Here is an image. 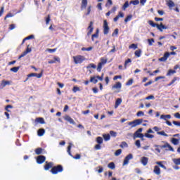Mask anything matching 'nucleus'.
I'll use <instances>...</instances> for the list:
<instances>
[{"instance_id":"f257e3e1","label":"nucleus","mask_w":180,"mask_h":180,"mask_svg":"<svg viewBox=\"0 0 180 180\" xmlns=\"http://www.w3.org/2000/svg\"><path fill=\"white\" fill-rule=\"evenodd\" d=\"M148 25L152 26V27H157V29L158 30H160V32H162V30H164V29L165 30L168 29V27L162 24V22H160V24L159 25V24L155 23L154 21H153V20H149V21H148Z\"/></svg>"},{"instance_id":"f03ea898","label":"nucleus","mask_w":180,"mask_h":180,"mask_svg":"<svg viewBox=\"0 0 180 180\" xmlns=\"http://www.w3.org/2000/svg\"><path fill=\"white\" fill-rule=\"evenodd\" d=\"M63 171H64V168L61 165L53 166L51 169V172L53 174V175H57V174L63 172Z\"/></svg>"},{"instance_id":"7ed1b4c3","label":"nucleus","mask_w":180,"mask_h":180,"mask_svg":"<svg viewBox=\"0 0 180 180\" xmlns=\"http://www.w3.org/2000/svg\"><path fill=\"white\" fill-rule=\"evenodd\" d=\"M85 56L77 55L76 56H73V61L75 64H82L84 61H85Z\"/></svg>"},{"instance_id":"20e7f679","label":"nucleus","mask_w":180,"mask_h":180,"mask_svg":"<svg viewBox=\"0 0 180 180\" xmlns=\"http://www.w3.org/2000/svg\"><path fill=\"white\" fill-rule=\"evenodd\" d=\"M143 123V119H137L132 122H128V126H131V128L136 127L137 126H140Z\"/></svg>"},{"instance_id":"39448f33","label":"nucleus","mask_w":180,"mask_h":180,"mask_svg":"<svg viewBox=\"0 0 180 180\" xmlns=\"http://www.w3.org/2000/svg\"><path fill=\"white\" fill-rule=\"evenodd\" d=\"M169 56H176V52L172 51V52H165L163 57L159 58V61L165 62L167 60H168V58Z\"/></svg>"},{"instance_id":"423d86ee","label":"nucleus","mask_w":180,"mask_h":180,"mask_svg":"<svg viewBox=\"0 0 180 180\" xmlns=\"http://www.w3.org/2000/svg\"><path fill=\"white\" fill-rule=\"evenodd\" d=\"M100 61L101 62L98 63V65L97 66V71L98 72H101V71H102V67L108 63V58H101Z\"/></svg>"},{"instance_id":"0eeeda50","label":"nucleus","mask_w":180,"mask_h":180,"mask_svg":"<svg viewBox=\"0 0 180 180\" xmlns=\"http://www.w3.org/2000/svg\"><path fill=\"white\" fill-rule=\"evenodd\" d=\"M103 34H108L109 31L110 30V28L109 27V25L108 24V20H103Z\"/></svg>"},{"instance_id":"6e6552de","label":"nucleus","mask_w":180,"mask_h":180,"mask_svg":"<svg viewBox=\"0 0 180 180\" xmlns=\"http://www.w3.org/2000/svg\"><path fill=\"white\" fill-rule=\"evenodd\" d=\"M32 77H37V78H41L43 77V72H41L39 74L37 73H30L27 75L26 79L24 81V82H26L27 81L29 80V78H32Z\"/></svg>"},{"instance_id":"1a4fd4ad","label":"nucleus","mask_w":180,"mask_h":180,"mask_svg":"<svg viewBox=\"0 0 180 180\" xmlns=\"http://www.w3.org/2000/svg\"><path fill=\"white\" fill-rule=\"evenodd\" d=\"M155 147H160V148H168L169 151H174V148L169 145V143H166L165 145H155Z\"/></svg>"},{"instance_id":"9d476101","label":"nucleus","mask_w":180,"mask_h":180,"mask_svg":"<svg viewBox=\"0 0 180 180\" xmlns=\"http://www.w3.org/2000/svg\"><path fill=\"white\" fill-rule=\"evenodd\" d=\"M87 36H91L92 34V32H94V22L91 21L87 27Z\"/></svg>"},{"instance_id":"9b49d317","label":"nucleus","mask_w":180,"mask_h":180,"mask_svg":"<svg viewBox=\"0 0 180 180\" xmlns=\"http://www.w3.org/2000/svg\"><path fill=\"white\" fill-rule=\"evenodd\" d=\"M53 167H54V163L53 162H46V164L44 166V169L45 171H49V169H50V168L52 169Z\"/></svg>"},{"instance_id":"f8f14e48","label":"nucleus","mask_w":180,"mask_h":180,"mask_svg":"<svg viewBox=\"0 0 180 180\" xmlns=\"http://www.w3.org/2000/svg\"><path fill=\"white\" fill-rule=\"evenodd\" d=\"M130 160H133V154L130 153L128 155H127L124 160L123 165H127L129 164V161Z\"/></svg>"},{"instance_id":"ddd939ff","label":"nucleus","mask_w":180,"mask_h":180,"mask_svg":"<svg viewBox=\"0 0 180 180\" xmlns=\"http://www.w3.org/2000/svg\"><path fill=\"white\" fill-rule=\"evenodd\" d=\"M112 89H117L116 92H120L122 89V83L120 82H117L112 86Z\"/></svg>"},{"instance_id":"4468645a","label":"nucleus","mask_w":180,"mask_h":180,"mask_svg":"<svg viewBox=\"0 0 180 180\" xmlns=\"http://www.w3.org/2000/svg\"><path fill=\"white\" fill-rule=\"evenodd\" d=\"M46 162V156L44 155H39L37 158V164H43V162Z\"/></svg>"},{"instance_id":"2eb2a0df","label":"nucleus","mask_w":180,"mask_h":180,"mask_svg":"<svg viewBox=\"0 0 180 180\" xmlns=\"http://www.w3.org/2000/svg\"><path fill=\"white\" fill-rule=\"evenodd\" d=\"M134 139H141L142 141H144V134L140 132H135L134 134Z\"/></svg>"},{"instance_id":"dca6fc26","label":"nucleus","mask_w":180,"mask_h":180,"mask_svg":"<svg viewBox=\"0 0 180 180\" xmlns=\"http://www.w3.org/2000/svg\"><path fill=\"white\" fill-rule=\"evenodd\" d=\"M64 120H65L66 122H68L69 123H70V124H75V121H74L73 119H72L70 115H66L64 116L63 117Z\"/></svg>"},{"instance_id":"f3484780","label":"nucleus","mask_w":180,"mask_h":180,"mask_svg":"<svg viewBox=\"0 0 180 180\" xmlns=\"http://www.w3.org/2000/svg\"><path fill=\"white\" fill-rule=\"evenodd\" d=\"M150 133H154V131H153V129H149L147 131V133L145 134V137H146L147 139H154V135L150 134Z\"/></svg>"},{"instance_id":"a211bd4d","label":"nucleus","mask_w":180,"mask_h":180,"mask_svg":"<svg viewBox=\"0 0 180 180\" xmlns=\"http://www.w3.org/2000/svg\"><path fill=\"white\" fill-rule=\"evenodd\" d=\"M120 18H124V13L122 11H120L118 15L113 18L114 22H117Z\"/></svg>"},{"instance_id":"6ab92c4d","label":"nucleus","mask_w":180,"mask_h":180,"mask_svg":"<svg viewBox=\"0 0 180 180\" xmlns=\"http://www.w3.org/2000/svg\"><path fill=\"white\" fill-rule=\"evenodd\" d=\"M99 37V29H96L95 34L91 35L92 41H95V39H98Z\"/></svg>"},{"instance_id":"aec40b11","label":"nucleus","mask_w":180,"mask_h":180,"mask_svg":"<svg viewBox=\"0 0 180 180\" xmlns=\"http://www.w3.org/2000/svg\"><path fill=\"white\" fill-rule=\"evenodd\" d=\"M154 174L156 175H160L161 174V169H160L159 166H155L153 169Z\"/></svg>"},{"instance_id":"412c9836","label":"nucleus","mask_w":180,"mask_h":180,"mask_svg":"<svg viewBox=\"0 0 180 180\" xmlns=\"http://www.w3.org/2000/svg\"><path fill=\"white\" fill-rule=\"evenodd\" d=\"M141 164L143 165L146 166L147 164H148V158L147 157H142L141 159Z\"/></svg>"},{"instance_id":"4be33fe9","label":"nucleus","mask_w":180,"mask_h":180,"mask_svg":"<svg viewBox=\"0 0 180 180\" xmlns=\"http://www.w3.org/2000/svg\"><path fill=\"white\" fill-rule=\"evenodd\" d=\"M46 133V130L43 128L39 129L37 131V134L39 137H41L42 136H44V134Z\"/></svg>"},{"instance_id":"5701e85b","label":"nucleus","mask_w":180,"mask_h":180,"mask_svg":"<svg viewBox=\"0 0 180 180\" xmlns=\"http://www.w3.org/2000/svg\"><path fill=\"white\" fill-rule=\"evenodd\" d=\"M88 6V0H82L81 9H85Z\"/></svg>"},{"instance_id":"b1692460","label":"nucleus","mask_w":180,"mask_h":180,"mask_svg":"<svg viewBox=\"0 0 180 180\" xmlns=\"http://www.w3.org/2000/svg\"><path fill=\"white\" fill-rule=\"evenodd\" d=\"M35 122L36 123H40V124H44V118L43 117H37L35 119Z\"/></svg>"},{"instance_id":"393cba45","label":"nucleus","mask_w":180,"mask_h":180,"mask_svg":"<svg viewBox=\"0 0 180 180\" xmlns=\"http://www.w3.org/2000/svg\"><path fill=\"white\" fill-rule=\"evenodd\" d=\"M176 81H179V77H174L170 83L167 84V86H171L173 84H175Z\"/></svg>"},{"instance_id":"a878e982","label":"nucleus","mask_w":180,"mask_h":180,"mask_svg":"<svg viewBox=\"0 0 180 180\" xmlns=\"http://www.w3.org/2000/svg\"><path fill=\"white\" fill-rule=\"evenodd\" d=\"M167 5L168 8H174V6H175V3H174V1H172V0H167Z\"/></svg>"},{"instance_id":"bb28decb","label":"nucleus","mask_w":180,"mask_h":180,"mask_svg":"<svg viewBox=\"0 0 180 180\" xmlns=\"http://www.w3.org/2000/svg\"><path fill=\"white\" fill-rule=\"evenodd\" d=\"M56 61H57L58 63H60V58L58 57L55 56L53 58V60H49L48 62V63L49 64H54V63H56Z\"/></svg>"},{"instance_id":"cd10ccee","label":"nucleus","mask_w":180,"mask_h":180,"mask_svg":"<svg viewBox=\"0 0 180 180\" xmlns=\"http://www.w3.org/2000/svg\"><path fill=\"white\" fill-rule=\"evenodd\" d=\"M174 74H176V70L170 69L168 70L166 75H167V77H171V75H174Z\"/></svg>"},{"instance_id":"c85d7f7f","label":"nucleus","mask_w":180,"mask_h":180,"mask_svg":"<svg viewBox=\"0 0 180 180\" xmlns=\"http://www.w3.org/2000/svg\"><path fill=\"white\" fill-rule=\"evenodd\" d=\"M171 141L174 146H178L179 144V139H178L172 138Z\"/></svg>"},{"instance_id":"c756f323","label":"nucleus","mask_w":180,"mask_h":180,"mask_svg":"<svg viewBox=\"0 0 180 180\" xmlns=\"http://www.w3.org/2000/svg\"><path fill=\"white\" fill-rule=\"evenodd\" d=\"M43 148H37V149H35V154H37V155H40V154L43 153Z\"/></svg>"},{"instance_id":"7c9ffc66","label":"nucleus","mask_w":180,"mask_h":180,"mask_svg":"<svg viewBox=\"0 0 180 180\" xmlns=\"http://www.w3.org/2000/svg\"><path fill=\"white\" fill-rule=\"evenodd\" d=\"M108 168H110V169H115V168H116V165H115V162H111L108 165Z\"/></svg>"},{"instance_id":"2f4dec72","label":"nucleus","mask_w":180,"mask_h":180,"mask_svg":"<svg viewBox=\"0 0 180 180\" xmlns=\"http://www.w3.org/2000/svg\"><path fill=\"white\" fill-rule=\"evenodd\" d=\"M134 54L137 58L141 57V49H138L135 51Z\"/></svg>"},{"instance_id":"473e14b6","label":"nucleus","mask_w":180,"mask_h":180,"mask_svg":"<svg viewBox=\"0 0 180 180\" xmlns=\"http://www.w3.org/2000/svg\"><path fill=\"white\" fill-rule=\"evenodd\" d=\"M105 141H109L110 140V135L109 134H105L103 135Z\"/></svg>"},{"instance_id":"72a5a7b5","label":"nucleus","mask_w":180,"mask_h":180,"mask_svg":"<svg viewBox=\"0 0 180 180\" xmlns=\"http://www.w3.org/2000/svg\"><path fill=\"white\" fill-rule=\"evenodd\" d=\"M131 19H133V15H129L127 16V18H125L124 22L127 23V22H130V20H131Z\"/></svg>"},{"instance_id":"f704fd0d","label":"nucleus","mask_w":180,"mask_h":180,"mask_svg":"<svg viewBox=\"0 0 180 180\" xmlns=\"http://www.w3.org/2000/svg\"><path fill=\"white\" fill-rule=\"evenodd\" d=\"M160 119H163V120H167V119H171V115H162L160 116Z\"/></svg>"},{"instance_id":"c9c22d12","label":"nucleus","mask_w":180,"mask_h":180,"mask_svg":"<svg viewBox=\"0 0 180 180\" xmlns=\"http://www.w3.org/2000/svg\"><path fill=\"white\" fill-rule=\"evenodd\" d=\"M90 82H93V84H97L98 83V79L96 77H91L90 78Z\"/></svg>"},{"instance_id":"e433bc0d","label":"nucleus","mask_w":180,"mask_h":180,"mask_svg":"<svg viewBox=\"0 0 180 180\" xmlns=\"http://www.w3.org/2000/svg\"><path fill=\"white\" fill-rule=\"evenodd\" d=\"M96 143H98V144H102L103 143V139L101 136H98L96 138Z\"/></svg>"},{"instance_id":"4c0bfd02","label":"nucleus","mask_w":180,"mask_h":180,"mask_svg":"<svg viewBox=\"0 0 180 180\" xmlns=\"http://www.w3.org/2000/svg\"><path fill=\"white\" fill-rule=\"evenodd\" d=\"M120 147L121 148H124V147H126V148L129 147V145L127 144V143L126 141H122L121 143V144L120 145Z\"/></svg>"},{"instance_id":"58836bf2","label":"nucleus","mask_w":180,"mask_h":180,"mask_svg":"<svg viewBox=\"0 0 180 180\" xmlns=\"http://www.w3.org/2000/svg\"><path fill=\"white\" fill-rule=\"evenodd\" d=\"M122 103V98H117L115 101V108H117Z\"/></svg>"},{"instance_id":"ea45409f","label":"nucleus","mask_w":180,"mask_h":180,"mask_svg":"<svg viewBox=\"0 0 180 180\" xmlns=\"http://www.w3.org/2000/svg\"><path fill=\"white\" fill-rule=\"evenodd\" d=\"M157 134H158L159 136H164L165 137H168V134H167L164 131H158L157 132Z\"/></svg>"},{"instance_id":"a19ab883","label":"nucleus","mask_w":180,"mask_h":180,"mask_svg":"<svg viewBox=\"0 0 180 180\" xmlns=\"http://www.w3.org/2000/svg\"><path fill=\"white\" fill-rule=\"evenodd\" d=\"M139 5L140 4V1L139 0H132L129 2V5Z\"/></svg>"},{"instance_id":"79ce46f5","label":"nucleus","mask_w":180,"mask_h":180,"mask_svg":"<svg viewBox=\"0 0 180 180\" xmlns=\"http://www.w3.org/2000/svg\"><path fill=\"white\" fill-rule=\"evenodd\" d=\"M13 105H6V107H5V110L6 111V112H11V110H9V109H13Z\"/></svg>"},{"instance_id":"37998d69","label":"nucleus","mask_w":180,"mask_h":180,"mask_svg":"<svg viewBox=\"0 0 180 180\" xmlns=\"http://www.w3.org/2000/svg\"><path fill=\"white\" fill-rule=\"evenodd\" d=\"M81 91V89H79V87L77 86H73V89H72V92H74L75 94H76V92H78Z\"/></svg>"},{"instance_id":"c03bdc74","label":"nucleus","mask_w":180,"mask_h":180,"mask_svg":"<svg viewBox=\"0 0 180 180\" xmlns=\"http://www.w3.org/2000/svg\"><path fill=\"white\" fill-rule=\"evenodd\" d=\"M129 6V1H126L124 5L122 6V10L126 11L127 9V7Z\"/></svg>"},{"instance_id":"a18cd8bd","label":"nucleus","mask_w":180,"mask_h":180,"mask_svg":"<svg viewBox=\"0 0 180 180\" xmlns=\"http://www.w3.org/2000/svg\"><path fill=\"white\" fill-rule=\"evenodd\" d=\"M20 68V67H14L13 68H11L10 70L12 71L13 72H17L18 71H19V69Z\"/></svg>"},{"instance_id":"49530a36","label":"nucleus","mask_w":180,"mask_h":180,"mask_svg":"<svg viewBox=\"0 0 180 180\" xmlns=\"http://www.w3.org/2000/svg\"><path fill=\"white\" fill-rule=\"evenodd\" d=\"M120 154H122V149H118L115 153V157H119V155H120Z\"/></svg>"},{"instance_id":"de8ad7c7","label":"nucleus","mask_w":180,"mask_h":180,"mask_svg":"<svg viewBox=\"0 0 180 180\" xmlns=\"http://www.w3.org/2000/svg\"><path fill=\"white\" fill-rule=\"evenodd\" d=\"M173 162L176 165H180V158L174 159Z\"/></svg>"},{"instance_id":"09e8293b","label":"nucleus","mask_w":180,"mask_h":180,"mask_svg":"<svg viewBox=\"0 0 180 180\" xmlns=\"http://www.w3.org/2000/svg\"><path fill=\"white\" fill-rule=\"evenodd\" d=\"M132 84H133V79H130L125 84V85H127V86H130V85H132Z\"/></svg>"},{"instance_id":"8fccbe9b","label":"nucleus","mask_w":180,"mask_h":180,"mask_svg":"<svg viewBox=\"0 0 180 180\" xmlns=\"http://www.w3.org/2000/svg\"><path fill=\"white\" fill-rule=\"evenodd\" d=\"M129 63H131V59L128 58L127 60H125V62H124L125 70L127 68V64H129Z\"/></svg>"},{"instance_id":"3c124183","label":"nucleus","mask_w":180,"mask_h":180,"mask_svg":"<svg viewBox=\"0 0 180 180\" xmlns=\"http://www.w3.org/2000/svg\"><path fill=\"white\" fill-rule=\"evenodd\" d=\"M5 82L4 80L1 81L0 84V89H4L6 87Z\"/></svg>"},{"instance_id":"603ef678","label":"nucleus","mask_w":180,"mask_h":180,"mask_svg":"<svg viewBox=\"0 0 180 180\" xmlns=\"http://www.w3.org/2000/svg\"><path fill=\"white\" fill-rule=\"evenodd\" d=\"M32 51V49L29 48V45L27 46V49L24 51L25 56Z\"/></svg>"},{"instance_id":"864d4df0","label":"nucleus","mask_w":180,"mask_h":180,"mask_svg":"<svg viewBox=\"0 0 180 180\" xmlns=\"http://www.w3.org/2000/svg\"><path fill=\"white\" fill-rule=\"evenodd\" d=\"M87 68H93L94 70H95V68H96V65L94 63H90Z\"/></svg>"},{"instance_id":"5fc2aeb1","label":"nucleus","mask_w":180,"mask_h":180,"mask_svg":"<svg viewBox=\"0 0 180 180\" xmlns=\"http://www.w3.org/2000/svg\"><path fill=\"white\" fill-rule=\"evenodd\" d=\"M135 145L136 146V147H138V148H140V147H141V143H140V140H136L135 142Z\"/></svg>"},{"instance_id":"6e6d98bb","label":"nucleus","mask_w":180,"mask_h":180,"mask_svg":"<svg viewBox=\"0 0 180 180\" xmlns=\"http://www.w3.org/2000/svg\"><path fill=\"white\" fill-rule=\"evenodd\" d=\"M165 77L164 76H158L155 78V82H157L159 79H165Z\"/></svg>"},{"instance_id":"4d7b16f0","label":"nucleus","mask_w":180,"mask_h":180,"mask_svg":"<svg viewBox=\"0 0 180 180\" xmlns=\"http://www.w3.org/2000/svg\"><path fill=\"white\" fill-rule=\"evenodd\" d=\"M154 39L152 38V39H148V43L149 44V46H151L153 44V43H154Z\"/></svg>"},{"instance_id":"13d9d810","label":"nucleus","mask_w":180,"mask_h":180,"mask_svg":"<svg viewBox=\"0 0 180 180\" xmlns=\"http://www.w3.org/2000/svg\"><path fill=\"white\" fill-rule=\"evenodd\" d=\"M129 49H134V50H136V49H137V44H131L129 46Z\"/></svg>"},{"instance_id":"bf43d9fd","label":"nucleus","mask_w":180,"mask_h":180,"mask_svg":"<svg viewBox=\"0 0 180 180\" xmlns=\"http://www.w3.org/2000/svg\"><path fill=\"white\" fill-rule=\"evenodd\" d=\"M136 116H138V117H140V116H144V112H143V111H139V112L136 113Z\"/></svg>"},{"instance_id":"052dcab7","label":"nucleus","mask_w":180,"mask_h":180,"mask_svg":"<svg viewBox=\"0 0 180 180\" xmlns=\"http://www.w3.org/2000/svg\"><path fill=\"white\" fill-rule=\"evenodd\" d=\"M117 79H122V75H116L113 77L114 81H116Z\"/></svg>"},{"instance_id":"680f3d73","label":"nucleus","mask_w":180,"mask_h":180,"mask_svg":"<svg viewBox=\"0 0 180 180\" xmlns=\"http://www.w3.org/2000/svg\"><path fill=\"white\" fill-rule=\"evenodd\" d=\"M50 20H51L50 15H48V17L46 18V25H49L50 23Z\"/></svg>"},{"instance_id":"e2e57ef3","label":"nucleus","mask_w":180,"mask_h":180,"mask_svg":"<svg viewBox=\"0 0 180 180\" xmlns=\"http://www.w3.org/2000/svg\"><path fill=\"white\" fill-rule=\"evenodd\" d=\"M47 51L49 52V53H55V51H57V48H55V49H48Z\"/></svg>"},{"instance_id":"0e129e2a","label":"nucleus","mask_w":180,"mask_h":180,"mask_svg":"<svg viewBox=\"0 0 180 180\" xmlns=\"http://www.w3.org/2000/svg\"><path fill=\"white\" fill-rule=\"evenodd\" d=\"M94 148L95 150H101V148H102V146H101V144L98 143L94 146Z\"/></svg>"},{"instance_id":"69168bd1","label":"nucleus","mask_w":180,"mask_h":180,"mask_svg":"<svg viewBox=\"0 0 180 180\" xmlns=\"http://www.w3.org/2000/svg\"><path fill=\"white\" fill-rule=\"evenodd\" d=\"M150 99H155L154 96L150 95V96H147V97L146 98V101H150Z\"/></svg>"},{"instance_id":"338daca9","label":"nucleus","mask_w":180,"mask_h":180,"mask_svg":"<svg viewBox=\"0 0 180 180\" xmlns=\"http://www.w3.org/2000/svg\"><path fill=\"white\" fill-rule=\"evenodd\" d=\"M110 134H111L112 136V137H116L117 134L116 132H115L114 131H110Z\"/></svg>"},{"instance_id":"774afa93","label":"nucleus","mask_w":180,"mask_h":180,"mask_svg":"<svg viewBox=\"0 0 180 180\" xmlns=\"http://www.w3.org/2000/svg\"><path fill=\"white\" fill-rule=\"evenodd\" d=\"M174 117H176V119H180V114H179V112H176L174 114Z\"/></svg>"}]
</instances>
